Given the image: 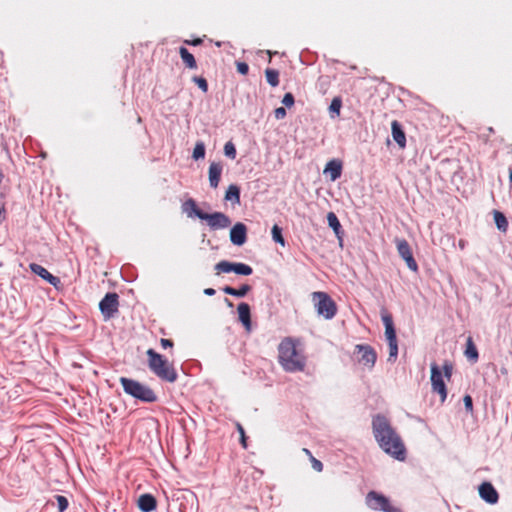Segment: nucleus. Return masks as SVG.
<instances>
[{"instance_id":"8fccbe9b","label":"nucleus","mask_w":512,"mask_h":512,"mask_svg":"<svg viewBox=\"0 0 512 512\" xmlns=\"http://www.w3.org/2000/svg\"><path fill=\"white\" fill-rule=\"evenodd\" d=\"M226 303H227V306L232 307V303L228 299H226Z\"/></svg>"},{"instance_id":"2f4dec72","label":"nucleus","mask_w":512,"mask_h":512,"mask_svg":"<svg viewBox=\"0 0 512 512\" xmlns=\"http://www.w3.org/2000/svg\"><path fill=\"white\" fill-rule=\"evenodd\" d=\"M192 157L194 160L203 159L205 157V145L203 142H197L195 144Z\"/></svg>"},{"instance_id":"0eeeda50","label":"nucleus","mask_w":512,"mask_h":512,"mask_svg":"<svg viewBox=\"0 0 512 512\" xmlns=\"http://www.w3.org/2000/svg\"><path fill=\"white\" fill-rule=\"evenodd\" d=\"M366 505L375 511L382 512H401L398 508L391 505L389 499L375 491H370L366 495Z\"/></svg>"},{"instance_id":"4be33fe9","label":"nucleus","mask_w":512,"mask_h":512,"mask_svg":"<svg viewBox=\"0 0 512 512\" xmlns=\"http://www.w3.org/2000/svg\"><path fill=\"white\" fill-rule=\"evenodd\" d=\"M224 199L233 205L240 204V189L236 184H230L225 192Z\"/></svg>"},{"instance_id":"dca6fc26","label":"nucleus","mask_w":512,"mask_h":512,"mask_svg":"<svg viewBox=\"0 0 512 512\" xmlns=\"http://www.w3.org/2000/svg\"><path fill=\"white\" fill-rule=\"evenodd\" d=\"M323 174L328 175L331 181H336L342 174V162L339 159L329 160L323 169Z\"/></svg>"},{"instance_id":"09e8293b","label":"nucleus","mask_w":512,"mask_h":512,"mask_svg":"<svg viewBox=\"0 0 512 512\" xmlns=\"http://www.w3.org/2000/svg\"><path fill=\"white\" fill-rule=\"evenodd\" d=\"M200 42H201V41H200V39H197V40L193 41V43H192V44H193V45H198Z\"/></svg>"},{"instance_id":"6e6552de","label":"nucleus","mask_w":512,"mask_h":512,"mask_svg":"<svg viewBox=\"0 0 512 512\" xmlns=\"http://www.w3.org/2000/svg\"><path fill=\"white\" fill-rule=\"evenodd\" d=\"M217 274L234 272L237 275L249 276L252 274V268L245 263L229 262L226 260L220 261L215 265Z\"/></svg>"},{"instance_id":"4468645a","label":"nucleus","mask_w":512,"mask_h":512,"mask_svg":"<svg viewBox=\"0 0 512 512\" xmlns=\"http://www.w3.org/2000/svg\"><path fill=\"white\" fill-rule=\"evenodd\" d=\"M29 268L30 270L36 274L37 276H39L40 278H42L43 280L47 281L49 284H51L52 286L54 287H58V285L60 284V279L56 276H53L46 268H44L43 266L39 265V264H36V263H31L29 265Z\"/></svg>"},{"instance_id":"aec40b11","label":"nucleus","mask_w":512,"mask_h":512,"mask_svg":"<svg viewBox=\"0 0 512 512\" xmlns=\"http://www.w3.org/2000/svg\"><path fill=\"white\" fill-rule=\"evenodd\" d=\"M382 321L385 327V337L387 342H395L397 341L396 331L393 325L392 317L389 314L382 315Z\"/></svg>"},{"instance_id":"3c124183","label":"nucleus","mask_w":512,"mask_h":512,"mask_svg":"<svg viewBox=\"0 0 512 512\" xmlns=\"http://www.w3.org/2000/svg\"><path fill=\"white\" fill-rule=\"evenodd\" d=\"M459 246H460L461 249H463L464 248V243L462 241H460L459 242Z\"/></svg>"},{"instance_id":"473e14b6","label":"nucleus","mask_w":512,"mask_h":512,"mask_svg":"<svg viewBox=\"0 0 512 512\" xmlns=\"http://www.w3.org/2000/svg\"><path fill=\"white\" fill-rule=\"evenodd\" d=\"M224 154L226 157H228L230 159H235L236 148L232 142L229 141L224 145Z\"/></svg>"},{"instance_id":"49530a36","label":"nucleus","mask_w":512,"mask_h":512,"mask_svg":"<svg viewBox=\"0 0 512 512\" xmlns=\"http://www.w3.org/2000/svg\"><path fill=\"white\" fill-rule=\"evenodd\" d=\"M302 451L305 453V455H307L309 457V459L313 457V455L309 449L303 448Z\"/></svg>"},{"instance_id":"f8f14e48","label":"nucleus","mask_w":512,"mask_h":512,"mask_svg":"<svg viewBox=\"0 0 512 512\" xmlns=\"http://www.w3.org/2000/svg\"><path fill=\"white\" fill-rule=\"evenodd\" d=\"M355 348L358 351V353L361 354V356L359 358V362L364 367L371 370L374 367L376 359H377L375 350L371 346L363 345V344H358V345H356Z\"/></svg>"},{"instance_id":"37998d69","label":"nucleus","mask_w":512,"mask_h":512,"mask_svg":"<svg viewBox=\"0 0 512 512\" xmlns=\"http://www.w3.org/2000/svg\"><path fill=\"white\" fill-rule=\"evenodd\" d=\"M160 343H161V346H162L163 348H168V347H172V346H173L172 341H171V340H169V339H165V338H162V339L160 340Z\"/></svg>"},{"instance_id":"7ed1b4c3","label":"nucleus","mask_w":512,"mask_h":512,"mask_svg":"<svg viewBox=\"0 0 512 512\" xmlns=\"http://www.w3.org/2000/svg\"><path fill=\"white\" fill-rule=\"evenodd\" d=\"M453 372V365L450 361L443 363L442 369L435 363L430 364V382L434 393L440 396L441 403L447 398V388L445 380L450 381Z\"/></svg>"},{"instance_id":"2eb2a0df","label":"nucleus","mask_w":512,"mask_h":512,"mask_svg":"<svg viewBox=\"0 0 512 512\" xmlns=\"http://www.w3.org/2000/svg\"><path fill=\"white\" fill-rule=\"evenodd\" d=\"M479 495L488 504H496L499 498L496 489L489 482H483L479 486Z\"/></svg>"},{"instance_id":"bb28decb","label":"nucleus","mask_w":512,"mask_h":512,"mask_svg":"<svg viewBox=\"0 0 512 512\" xmlns=\"http://www.w3.org/2000/svg\"><path fill=\"white\" fill-rule=\"evenodd\" d=\"M465 355L468 359L476 362L478 360V351L472 339L469 337L466 342Z\"/></svg>"},{"instance_id":"f3484780","label":"nucleus","mask_w":512,"mask_h":512,"mask_svg":"<svg viewBox=\"0 0 512 512\" xmlns=\"http://www.w3.org/2000/svg\"><path fill=\"white\" fill-rule=\"evenodd\" d=\"M222 174V165L219 162H212L208 169V180L211 188L216 189L219 185Z\"/></svg>"},{"instance_id":"39448f33","label":"nucleus","mask_w":512,"mask_h":512,"mask_svg":"<svg viewBox=\"0 0 512 512\" xmlns=\"http://www.w3.org/2000/svg\"><path fill=\"white\" fill-rule=\"evenodd\" d=\"M120 383H121L123 390L126 394H128L138 400H141L143 402H148V403L154 402L157 400L156 394L150 387L143 385L136 380L129 379L126 377H121Z\"/></svg>"},{"instance_id":"58836bf2","label":"nucleus","mask_w":512,"mask_h":512,"mask_svg":"<svg viewBox=\"0 0 512 512\" xmlns=\"http://www.w3.org/2000/svg\"><path fill=\"white\" fill-rule=\"evenodd\" d=\"M464 406L467 411L472 412L473 410V404H472V398L470 395H465L463 398Z\"/></svg>"},{"instance_id":"a211bd4d","label":"nucleus","mask_w":512,"mask_h":512,"mask_svg":"<svg viewBox=\"0 0 512 512\" xmlns=\"http://www.w3.org/2000/svg\"><path fill=\"white\" fill-rule=\"evenodd\" d=\"M237 312L239 321L245 327L246 331L250 332L252 326L250 306L247 303L242 302L238 305Z\"/></svg>"},{"instance_id":"9b49d317","label":"nucleus","mask_w":512,"mask_h":512,"mask_svg":"<svg viewBox=\"0 0 512 512\" xmlns=\"http://www.w3.org/2000/svg\"><path fill=\"white\" fill-rule=\"evenodd\" d=\"M396 247L399 255L401 258L405 261L407 267L413 271L417 272L418 265L415 261L411 248L408 244V242L405 239H396Z\"/></svg>"},{"instance_id":"a19ab883","label":"nucleus","mask_w":512,"mask_h":512,"mask_svg":"<svg viewBox=\"0 0 512 512\" xmlns=\"http://www.w3.org/2000/svg\"><path fill=\"white\" fill-rule=\"evenodd\" d=\"M274 115H275V118L278 120L285 118V116H286L285 108H283V107L276 108L274 111Z\"/></svg>"},{"instance_id":"5701e85b","label":"nucleus","mask_w":512,"mask_h":512,"mask_svg":"<svg viewBox=\"0 0 512 512\" xmlns=\"http://www.w3.org/2000/svg\"><path fill=\"white\" fill-rule=\"evenodd\" d=\"M183 210L187 213L188 217H197L198 215H204L205 213L201 211L197 205L196 202L193 199H188L183 204Z\"/></svg>"},{"instance_id":"f704fd0d","label":"nucleus","mask_w":512,"mask_h":512,"mask_svg":"<svg viewBox=\"0 0 512 512\" xmlns=\"http://www.w3.org/2000/svg\"><path fill=\"white\" fill-rule=\"evenodd\" d=\"M389 346V360H395L398 355V344L397 341L388 343Z\"/></svg>"},{"instance_id":"e433bc0d","label":"nucleus","mask_w":512,"mask_h":512,"mask_svg":"<svg viewBox=\"0 0 512 512\" xmlns=\"http://www.w3.org/2000/svg\"><path fill=\"white\" fill-rule=\"evenodd\" d=\"M282 103L288 108L292 107L294 105V96L289 92L286 93L283 96Z\"/></svg>"},{"instance_id":"9d476101","label":"nucleus","mask_w":512,"mask_h":512,"mask_svg":"<svg viewBox=\"0 0 512 512\" xmlns=\"http://www.w3.org/2000/svg\"><path fill=\"white\" fill-rule=\"evenodd\" d=\"M201 220L207 221L208 226L213 229H225L231 224V220L222 212H214L212 214L205 213L204 215H198Z\"/></svg>"},{"instance_id":"f03ea898","label":"nucleus","mask_w":512,"mask_h":512,"mask_svg":"<svg viewBox=\"0 0 512 512\" xmlns=\"http://www.w3.org/2000/svg\"><path fill=\"white\" fill-rule=\"evenodd\" d=\"M279 362L288 372L302 371L305 366L303 355L297 350L296 343L290 338L284 339L278 347Z\"/></svg>"},{"instance_id":"a878e982","label":"nucleus","mask_w":512,"mask_h":512,"mask_svg":"<svg viewBox=\"0 0 512 512\" xmlns=\"http://www.w3.org/2000/svg\"><path fill=\"white\" fill-rule=\"evenodd\" d=\"M250 289L251 288H250L249 285L244 284L241 287H239L238 289L232 288L230 286H226V287L223 288V292L225 294H228V295H231V296L242 298V297H244L250 291Z\"/></svg>"},{"instance_id":"20e7f679","label":"nucleus","mask_w":512,"mask_h":512,"mask_svg":"<svg viewBox=\"0 0 512 512\" xmlns=\"http://www.w3.org/2000/svg\"><path fill=\"white\" fill-rule=\"evenodd\" d=\"M148 366L150 370L161 380L167 382H175L177 373L172 366L162 355L155 352L153 349L147 350Z\"/></svg>"},{"instance_id":"412c9836","label":"nucleus","mask_w":512,"mask_h":512,"mask_svg":"<svg viewBox=\"0 0 512 512\" xmlns=\"http://www.w3.org/2000/svg\"><path fill=\"white\" fill-rule=\"evenodd\" d=\"M138 507L142 512H152L156 509V499L151 494H143L138 499Z\"/></svg>"},{"instance_id":"72a5a7b5","label":"nucleus","mask_w":512,"mask_h":512,"mask_svg":"<svg viewBox=\"0 0 512 512\" xmlns=\"http://www.w3.org/2000/svg\"><path fill=\"white\" fill-rule=\"evenodd\" d=\"M193 81L197 84L202 92L206 93L208 91V84L205 78L195 76L193 77Z\"/></svg>"},{"instance_id":"b1692460","label":"nucleus","mask_w":512,"mask_h":512,"mask_svg":"<svg viewBox=\"0 0 512 512\" xmlns=\"http://www.w3.org/2000/svg\"><path fill=\"white\" fill-rule=\"evenodd\" d=\"M493 218L497 229L503 233H506L508 229V221L506 216L502 212L494 210Z\"/></svg>"},{"instance_id":"ea45409f","label":"nucleus","mask_w":512,"mask_h":512,"mask_svg":"<svg viewBox=\"0 0 512 512\" xmlns=\"http://www.w3.org/2000/svg\"><path fill=\"white\" fill-rule=\"evenodd\" d=\"M249 67L245 62H238L237 63V71L242 74L246 75L248 73Z\"/></svg>"},{"instance_id":"7c9ffc66","label":"nucleus","mask_w":512,"mask_h":512,"mask_svg":"<svg viewBox=\"0 0 512 512\" xmlns=\"http://www.w3.org/2000/svg\"><path fill=\"white\" fill-rule=\"evenodd\" d=\"M327 221L328 225L333 229V231L335 233H338L341 228V225L335 213L329 212L327 214Z\"/></svg>"},{"instance_id":"a18cd8bd","label":"nucleus","mask_w":512,"mask_h":512,"mask_svg":"<svg viewBox=\"0 0 512 512\" xmlns=\"http://www.w3.org/2000/svg\"><path fill=\"white\" fill-rule=\"evenodd\" d=\"M204 294L207 296H213L215 294V290L213 288L204 289Z\"/></svg>"},{"instance_id":"cd10ccee","label":"nucleus","mask_w":512,"mask_h":512,"mask_svg":"<svg viewBox=\"0 0 512 512\" xmlns=\"http://www.w3.org/2000/svg\"><path fill=\"white\" fill-rule=\"evenodd\" d=\"M265 77L268 84L272 87H276L279 84V73L275 69H266Z\"/></svg>"},{"instance_id":"c85d7f7f","label":"nucleus","mask_w":512,"mask_h":512,"mask_svg":"<svg viewBox=\"0 0 512 512\" xmlns=\"http://www.w3.org/2000/svg\"><path fill=\"white\" fill-rule=\"evenodd\" d=\"M342 107V101L340 97H334L330 103L329 111L331 113V118H336L340 114V109Z\"/></svg>"},{"instance_id":"1a4fd4ad","label":"nucleus","mask_w":512,"mask_h":512,"mask_svg":"<svg viewBox=\"0 0 512 512\" xmlns=\"http://www.w3.org/2000/svg\"><path fill=\"white\" fill-rule=\"evenodd\" d=\"M118 295L116 293H107L99 303V309L104 320H109L118 312Z\"/></svg>"},{"instance_id":"423d86ee","label":"nucleus","mask_w":512,"mask_h":512,"mask_svg":"<svg viewBox=\"0 0 512 512\" xmlns=\"http://www.w3.org/2000/svg\"><path fill=\"white\" fill-rule=\"evenodd\" d=\"M312 297L318 315L324 317L327 320H330L335 316L337 312L336 304L327 293L314 292Z\"/></svg>"},{"instance_id":"393cba45","label":"nucleus","mask_w":512,"mask_h":512,"mask_svg":"<svg viewBox=\"0 0 512 512\" xmlns=\"http://www.w3.org/2000/svg\"><path fill=\"white\" fill-rule=\"evenodd\" d=\"M179 54L182 61L189 69H196L197 64L194 56L185 47H180Z\"/></svg>"},{"instance_id":"c03bdc74","label":"nucleus","mask_w":512,"mask_h":512,"mask_svg":"<svg viewBox=\"0 0 512 512\" xmlns=\"http://www.w3.org/2000/svg\"><path fill=\"white\" fill-rule=\"evenodd\" d=\"M239 431H240V434H241V442L243 444L244 447H246V440H245V436H244V430L241 426H239Z\"/></svg>"},{"instance_id":"79ce46f5","label":"nucleus","mask_w":512,"mask_h":512,"mask_svg":"<svg viewBox=\"0 0 512 512\" xmlns=\"http://www.w3.org/2000/svg\"><path fill=\"white\" fill-rule=\"evenodd\" d=\"M6 219V210L4 203L0 202V223Z\"/></svg>"},{"instance_id":"6ab92c4d","label":"nucleus","mask_w":512,"mask_h":512,"mask_svg":"<svg viewBox=\"0 0 512 512\" xmlns=\"http://www.w3.org/2000/svg\"><path fill=\"white\" fill-rule=\"evenodd\" d=\"M391 132L393 140L398 144L400 149L406 147V136L400 123L396 120L391 123Z\"/></svg>"},{"instance_id":"c9c22d12","label":"nucleus","mask_w":512,"mask_h":512,"mask_svg":"<svg viewBox=\"0 0 512 512\" xmlns=\"http://www.w3.org/2000/svg\"><path fill=\"white\" fill-rule=\"evenodd\" d=\"M59 512H64L68 507V500L62 495L56 496Z\"/></svg>"},{"instance_id":"c756f323","label":"nucleus","mask_w":512,"mask_h":512,"mask_svg":"<svg viewBox=\"0 0 512 512\" xmlns=\"http://www.w3.org/2000/svg\"><path fill=\"white\" fill-rule=\"evenodd\" d=\"M271 233H272V239L276 243H278L279 245L284 247L285 240H284V237L282 236V229L277 224L273 225Z\"/></svg>"},{"instance_id":"4c0bfd02","label":"nucleus","mask_w":512,"mask_h":512,"mask_svg":"<svg viewBox=\"0 0 512 512\" xmlns=\"http://www.w3.org/2000/svg\"><path fill=\"white\" fill-rule=\"evenodd\" d=\"M310 461H311L312 467L315 471L321 472L323 470V464L321 463V461H319L318 459H316L314 457L310 458Z\"/></svg>"},{"instance_id":"f257e3e1","label":"nucleus","mask_w":512,"mask_h":512,"mask_svg":"<svg viewBox=\"0 0 512 512\" xmlns=\"http://www.w3.org/2000/svg\"><path fill=\"white\" fill-rule=\"evenodd\" d=\"M374 436L379 446L397 460L405 459V448L400 438L392 430L385 417L377 415L372 422Z\"/></svg>"},{"instance_id":"de8ad7c7","label":"nucleus","mask_w":512,"mask_h":512,"mask_svg":"<svg viewBox=\"0 0 512 512\" xmlns=\"http://www.w3.org/2000/svg\"><path fill=\"white\" fill-rule=\"evenodd\" d=\"M509 179H510V182L512 183V169L509 170Z\"/></svg>"},{"instance_id":"ddd939ff","label":"nucleus","mask_w":512,"mask_h":512,"mask_svg":"<svg viewBox=\"0 0 512 512\" xmlns=\"http://www.w3.org/2000/svg\"><path fill=\"white\" fill-rule=\"evenodd\" d=\"M230 241L236 246H242L247 239V228L246 226L238 222L233 225L229 233Z\"/></svg>"}]
</instances>
